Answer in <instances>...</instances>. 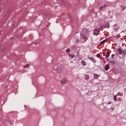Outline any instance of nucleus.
<instances>
[{
	"instance_id": "obj_25",
	"label": "nucleus",
	"mask_w": 126,
	"mask_h": 126,
	"mask_svg": "<svg viewBox=\"0 0 126 126\" xmlns=\"http://www.w3.org/2000/svg\"><path fill=\"white\" fill-rule=\"evenodd\" d=\"M114 56V55L113 54H112V55H111V57L112 58H113Z\"/></svg>"
},
{
	"instance_id": "obj_8",
	"label": "nucleus",
	"mask_w": 126,
	"mask_h": 126,
	"mask_svg": "<svg viewBox=\"0 0 126 126\" xmlns=\"http://www.w3.org/2000/svg\"><path fill=\"white\" fill-rule=\"evenodd\" d=\"M109 66L108 65H107L106 66L105 69L106 70H108L109 69Z\"/></svg>"
},
{
	"instance_id": "obj_1",
	"label": "nucleus",
	"mask_w": 126,
	"mask_h": 126,
	"mask_svg": "<svg viewBox=\"0 0 126 126\" xmlns=\"http://www.w3.org/2000/svg\"><path fill=\"white\" fill-rule=\"evenodd\" d=\"M61 84H66L67 82V80L66 79H63L61 81Z\"/></svg>"
},
{
	"instance_id": "obj_26",
	"label": "nucleus",
	"mask_w": 126,
	"mask_h": 126,
	"mask_svg": "<svg viewBox=\"0 0 126 126\" xmlns=\"http://www.w3.org/2000/svg\"><path fill=\"white\" fill-rule=\"evenodd\" d=\"M104 27L103 26H100L99 27L100 28H101Z\"/></svg>"
},
{
	"instance_id": "obj_33",
	"label": "nucleus",
	"mask_w": 126,
	"mask_h": 126,
	"mask_svg": "<svg viewBox=\"0 0 126 126\" xmlns=\"http://www.w3.org/2000/svg\"><path fill=\"white\" fill-rule=\"evenodd\" d=\"M49 13H49L50 14H51V13L50 12Z\"/></svg>"
},
{
	"instance_id": "obj_19",
	"label": "nucleus",
	"mask_w": 126,
	"mask_h": 126,
	"mask_svg": "<svg viewBox=\"0 0 126 126\" xmlns=\"http://www.w3.org/2000/svg\"><path fill=\"white\" fill-rule=\"evenodd\" d=\"M105 43V42L104 41V40L102 41H101L100 43V44H103Z\"/></svg>"
},
{
	"instance_id": "obj_30",
	"label": "nucleus",
	"mask_w": 126,
	"mask_h": 126,
	"mask_svg": "<svg viewBox=\"0 0 126 126\" xmlns=\"http://www.w3.org/2000/svg\"><path fill=\"white\" fill-rule=\"evenodd\" d=\"M86 32L87 33H88V30H86Z\"/></svg>"
},
{
	"instance_id": "obj_10",
	"label": "nucleus",
	"mask_w": 126,
	"mask_h": 126,
	"mask_svg": "<svg viewBox=\"0 0 126 126\" xmlns=\"http://www.w3.org/2000/svg\"><path fill=\"white\" fill-rule=\"evenodd\" d=\"M99 32H94V35H98L99 34Z\"/></svg>"
},
{
	"instance_id": "obj_34",
	"label": "nucleus",
	"mask_w": 126,
	"mask_h": 126,
	"mask_svg": "<svg viewBox=\"0 0 126 126\" xmlns=\"http://www.w3.org/2000/svg\"><path fill=\"white\" fill-rule=\"evenodd\" d=\"M115 25H114V26H115Z\"/></svg>"
},
{
	"instance_id": "obj_27",
	"label": "nucleus",
	"mask_w": 126,
	"mask_h": 126,
	"mask_svg": "<svg viewBox=\"0 0 126 126\" xmlns=\"http://www.w3.org/2000/svg\"><path fill=\"white\" fill-rule=\"evenodd\" d=\"M118 30V28H115V30L116 31H117Z\"/></svg>"
},
{
	"instance_id": "obj_13",
	"label": "nucleus",
	"mask_w": 126,
	"mask_h": 126,
	"mask_svg": "<svg viewBox=\"0 0 126 126\" xmlns=\"http://www.w3.org/2000/svg\"><path fill=\"white\" fill-rule=\"evenodd\" d=\"M123 94L122 93H121L120 92H118L117 94V95H119L121 96H122L123 95Z\"/></svg>"
},
{
	"instance_id": "obj_28",
	"label": "nucleus",
	"mask_w": 126,
	"mask_h": 126,
	"mask_svg": "<svg viewBox=\"0 0 126 126\" xmlns=\"http://www.w3.org/2000/svg\"><path fill=\"white\" fill-rule=\"evenodd\" d=\"M106 6V4H105L104 5V6H103L104 7H105Z\"/></svg>"
},
{
	"instance_id": "obj_3",
	"label": "nucleus",
	"mask_w": 126,
	"mask_h": 126,
	"mask_svg": "<svg viewBox=\"0 0 126 126\" xmlns=\"http://www.w3.org/2000/svg\"><path fill=\"white\" fill-rule=\"evenodd\" d=\"M110 27V26L108 24H105L104 25V28H109Z\"/></svg>"
},
{
	"instance_id": "obj_24",
	"label": "nucleus",
	"mask_w": 126,
	"mask_h": 126,
	"mask_svg": "<svg viewBox=\"0 0 126 126\" xmlns=\"http://www.w3.org/2000/svg\"><path fill=\"white\" fill-rule=\"evenodd\" d=\"M97 56L98 57V58H99L100 57V55H99V54H97Z\"/></svg>"
},
{
	"instance_id": "obj_6",
	"label": "nucleus",
	"mask_w": 126,
	"mask_h": 126,
	"mask_svg": "<svg viewBox=\"0 0 126 126\" xmlns=\"http://www.w3.org/2000/svg\"><path fill=\"white\" fill-rule=\"evenodd\" d=\"M80 35L82 37H83L84 39H85L86 38V36L84 33H81Z\"/></svg>"
},
{
	"instance_id": "obj_32",
	"label": "nucleus",
	"mask_w": 126,
	"mask_h": 126,
	"mask_svg": "<svg viewBox=\"0 0 126 126\" xmlns=\"http://www.w3.org/2000/svg\"><path fill=\"white\" fill-rule=\"evenodd\" d=\"M77 41H78V42H79V40H77Z\"/></svg>"
},
{
	"instance_id": "obj_11",
	"label": "nucleus",
	"mask_w": 126,
	"mask_h": 126,
	"mask_svg": "<svg viewBox=\"0 0 126 126\" xmlns=\"http://www.w3.org/2000/svg\"><path fill=\"white\" fill-rule=\"evenodd\" d=\"M69 56V57H71V58H72L74 57V56L72 55V54H70Z\"/></svg>"
},
{
	"instance_id": "obj_17",
	"label": "nucleus",
	"mask_w": 126,
	"mask_h": 126,
	"mask_svg": "<svg viewBox=\"0 0 126 126\" xmlns=\"http://www.w3.org/2000/svg\"><path fill=\"white\" fill-rule=\"evenodd\" d=\"M4 51V50L3 49H1L0 50V53L1 54L3 52V51Z\"/></svg>"
},
{
	"instance_id": "obj_22",
	"label": "nucleus",
	"mask_w": 126,
	"mask_h": 126,
	"mask_svg": "<svg viewBox=\"0 0 126 126\" xmlns=\"http://www.w3.org/2000/svg\"><path fill=\"white\" fill-rule=\"evenodd\" d=\"M104 8L103 6H102L99 7L100 9L101 10Z\"/></svg>"
},
{
	"instance_id": "obj_35",
	"label": "nucleus",
	"mask_w": 126,
	"mask_h": 126,
	"mask_svg": "<svg viewBox=\"0 0 126 126\" xmlns=\"http://www.w3.org/2000/svg\"><path fill=\"white\" fill-rule=\"evenodd\" d=\"M125 54H126V52H125Z\"/></svg>"
},
{
	"instance_id": "obj_4",
	"label": "nucleus",
	"mask_w": 126,
	"mask_h": 126,
	"mask_svg": "<svg viewBox=\"0 0 126 126\" xmlns=\"http://www.w3.org/2000/svg\"><path fill=\"white\" fill-rule=\"evenodd\" d=\"M99 77L98 75L95 74L94 75V77L95 79H97Z\"/></svg>"
},
{
	"instance_id": "obj_18",
	"label": "nucleus",
	"mask_w": 126,
	"mask_h": 126,
	"mask_svg": "<svg viewBox=\"0 0 126 126\" xmlns=\"http://www.w3.org/2000/svg\"><path fill=\"white\" fill-rule=\"evenodd\" d=\"M49 14L46 13L44 15L45 16H46L47 17H48V16L49 15Z\"/></svg>"
},
{
	"instance_id": "obj_14",
	"label": "nucleus",
	"mask_w": 126,
	"mask_h": 126,
	"mask_svg": "<svg viewBox=\"0 0 126 126\" xmlns=\"http://www.w3.org/2000/svg\"><path fill=\"white\" fill-rule=\"evenodd\" d=\"M94 31L95 32H99L100 31V30L98 29H95L94 30Z\"/></svg>"
},
{
	"instance_id": "obj_23",
	"label": "nucleus",
	"mask_w": 126,
	"mask_h": 126,
	"mask_svg": "<svg viewBox=\"0 0 126 126\" xmlns=\"http://www.w3.org/2000/svg\"><path fill=\"white\" fill-rule=\"evenodd\" d=\"M110 63H114V62L113 61H110Z\"/></svg>"
},
{
	"instance_id": "obj_29",
	"label": "nucleus",
	"mask_w": 126,
	"mask_h": 126,
	"mask_svg": "<svg viewBox=\"0 0 126 126\" xmlns=\"http://www.w3.org/2000/svg\"><path fill=\"white\" fill-rule=\"evenodd\" d=\"M107 40V39H105V40H104V41L105 42Z\"/></svg>"
},
{
	"instance_id": "obj_2",
	"label": "nucleus",
	"mask_w": 126,
	"mask_h": 126,
	"mask_svg": "<svg viewBox=\"0 0 126 126\" xmlns=\"http://www.w3.org/2000/svg\"><path fill=\"white\" fill-rule=\"evenodd\" d=\"M55 70L58 73H60L62 71V69L60 67H57L55 69Z\"/></svg>"
},
{
	"instance_id": "obj_5",
	"label": "nucleus",
	"mask_w": 126,
	"mask_h": 126,
	"mask_svg": "<svg viewBox=\"0 0 126 126\" xmlns=\"http://www.w3.org/2000/svg\"><path fill=\"white\" fill-rule=\"evenodd\" d=\"M119 51L120 53H122L123 54H124V52L122 50L121 48H119L118 50Z\"/></svg>"
},
{
	"instance_id": "obj_7",
	"label": "nucleus",
	"mask_w": 126,
	"mask_h": 126,
	"mask_svg": "<svg viewBox=\"0 0 126 126\" xmlns=\"http://www.w3.org/2000/svg\"><path fill=\"white\" fill-rule=\"evenodd\" d=\"M89 77L88 75H86L85 76V78L86 80H87L89 79Z\"/></svg>"
},
{
	"instance_id": "obj_20",
	"label": "nucleus",
	"mask_w": 126,
	"mask_h": 126,
	"mask_svg": "<svg viewBox=\"0 0 126 126\" xmlns=\"http://www.w3.org/2000/svg\"><path fill=\"white\" fill-rule=\"evenodd\" d=\"M70 49L69 48H68L67 49H66V52H69Z\"/></svg>"
},
{
	"instance_id": "obj_21",
	"label": "nucleus",
	"mask_w": 126,
	"mask_h": 126,
	"mask_svg": "<svg viewBox=\"0 0 126 126\" xmlns=\"http://www.w3.org/2000/svg\"><path fill=\"white\" fill-rule=\"evenodd\" d=\"M89 59L92 61H93L94 59V58L93 57H90L89 58Z\"/></svg>"
},
{
	"instance_id": "obj_15",
	"label": "nucleus",
	"mask_w": 126,
	"mask_h": 126,
	"mask_svg": "<svg viewBox=\"0 0 126 126\" xmlns=\"http://www.w3.org/2000/svg\"><path fill=\"white\" fill-rule=\"evenodd\" d=\"M114 99L115 101H117V99H116V95H115L114 97Z\"/></svg>"
},
{
	"instance_id": "obj_16",
	"label": "nucleus",
	"mask_w": 126,
	"mask_h": 126,
	"mask_svg": "<svg viewBox=\"0 0 126 126\" xmlns=\"http://www.w3.org/2000/svg\"><path fill=\"white\" fill-rule=\"evenodd\" d=\"M30 66V65L29 64H27L25 65L24 66V67L25 68H27Z\"/></svg>"
},
{
	"instance_id": "obj_9",
	"label": "nucleus",
	"mask_w": 126,
	"mask_h": 126,
	"mask_svg": "<svg viewBox=\"0 0 126 126\" xmlns=\"http://www.w3.org/2000/svg\"><path fill=\"white\" fill-rule=\"evenodd\" d=\"M110 56V53L108 51L107 52V53L106 54V57H108Z\"/></svg>"
},
{
	"instance_id": "obj_12",
	"label": "nucleus",
	"mask_w": 126,
	"mask_h": 126,
	"mask_svg": "<svg viewBox=\"0 0 126 126\" xmlns=\"http://www.w3.org/2000/svg\"><path fill=\"white\" fill-rule=\"evenodd\" d=\"M82 64L83 65L85 66L86 65V63L84 61H82Z\"/></svg>"
},
{
	"instance_id": "obj_31",
	"label": "nucleus",
	"mask_w": 126,
	"mask_h": 126,
	"mask_svg": "<svg viewBox=\"0 0 126 126\" xmlns=\"http://www.w3.org/2000/svg\"><path fill=\"white\" fill-rule=\"evenodd\" d=\"M13 38H13V37H12V38H11V39H12V40H13Z\"/></svg>"
}]
</instances>
